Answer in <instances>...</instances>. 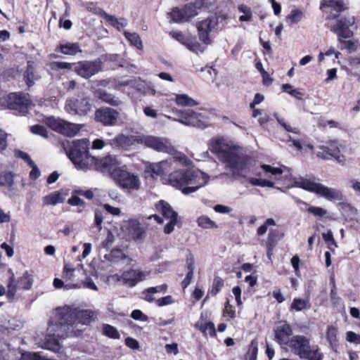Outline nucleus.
Segmentation results:
<instances>
[{"mask_svg": "<svg viewBox=\"0 0 360 360\" xmlns=\"http://www.w3.org/2000/svg\"><path fill=\"white\" fill-rule=\"evenodd\" d=\"M120 162L115 156L108 155L100 160L101 169L107 171L112 174V172L118 169Z\"/></svg>", "mask_w": 360, "mask_h": 360, "instance_id": "cd10ccee", "label": "nucleus"}, {"mask_svg": "<svg viewBox=\"0 0 360 360\" xmlns=\"http://www.w3.org/2000/svg\"><path fill=\"white\" fill-rule=\"evenodd\" d=\"M236 311L234 309V307L231 305L229 302H226L225 304V307L224 309L223 314L225 317H228L229 319H233L235 316Z\"/></svg>", "mask_w": 360, "mask_h": 360, "instance_id": "338daca9", "label": "nucleus"}, {"mask_svg": "<svg viewBox=\"0 0 360 360\" xmlns=\"http://www.w3.org/2000/svg\"><path fill=\"white\" fill-rule=\"evenodd\" d=\"M103 330L104 335H105L106 336H108L110 338H114V339L120 338V335L119 332L115 327H113L112 326H110L108 324L103 325Z\"/></svg>", "mask_w": 360, "mask_h": 360, "instance_id": "8fccbe9b", "label": "nucleus"}, {"mask_svg": "<svg viewBox=\"0 0 360 360\" xmlns=\"http://www.w3.org/2000/svg\"><path fill=\"white\" fill-rule=\"evenodd\" d=\"M338 328L335 326H329L328 327L326 338L334 351H336V348L338 346Z\"/></svg>", "mask_w": 360, "mask_h": 360, "instance_id": "2f4dec72", "label": "nucleus"}, {"mask_svg": "<svg viewBox=\"0 0 360 360\" xmlns=\"http://www.w3.org/2000/svg\"><path fill=\"white\" fill-rule=\"evenodd\" d=\"M175 102L178 105L193 107L198 103L193 98L187 94H177L176 96Z\"/></svg>", "mask_w": 360, "mask_h": 360, "instance_id": "c9c22d12", "label": "nucleus"}, {"mask_svg": "<svg viewBox=\"0 0 360 360\" xmlns=\"http://www.w3.org/2000/svg\"><path fill=\"white\" fill-rule=\"evenodd\" d=\"M118 116V112L110 108L98 109L95 113L96 120L106 126L114 125L117 122Z\"/></svg>", "mask_w": 360, "mask_h": 360, "instance_id": "412c9836", "label": "nucleus"}, {"mask_svg": "<svg viewBox=\"0 0 360 360\" xmlns=\"http://www.w3.org/2000/svg\"><path fill=\"white\" fill-rule=\"evenodd\" d=\"M60 51L65 55H75L81 52V49L78 43H67L60 46Z\"/></svg>", "mask_w": 360, "mask_h": 360, "instance_id": "58836bf2", "label": "nucleus"}, {"mask_svg": "<svg viewBox=\"0 0 360 360\" xmlns=\"http://www.w3.org/2000/svg\"><path fill=\"white\" fill-rule=\"evenodd\" d=\"M274 117L277 122L287 131L294 134H299V130L297 128L292 127L290 125L285 123L283 119L280 118L277 113L274 114Z\"/></svg>", "mask_w": 360, "mask_h": 360, "instance_id": "0e129e2a", "label": "nucleus"}, {"mask_svg": "<svg viewBox=\"0 0 360 360\" xmlns=\"http://www.w3.org/2000/svg\"><path fill=\"white\" fill-rule=\"evenodd\" d=\"M124 36L132 46H136L139 50L143 49V44L138 34L124 32Z\"/></svg>", "mask_w": 360, "mask_h": 360, "instance_id": "a19ab883", "label": "nucleus"}, {"mask_svg": "<svg viewBox=\"0 0 360 360\" xmlns=\"http://www.w3.org/2000/svg\"><path fill=\"white\" fill-rule=\"evenodd\" d=\"M68 203L70 205L78 207L77 212L79 213H81L85 207L84 200L76 195H72L68 199Z\"/></svg>", "mask_w": 360, "mask_h": 360, "instance_id": "3c124183", "label": "nucleus"}, {"mask_svg": "<svg viewBox=\"0 0 360 360\" xmlns=\"http://www.w3.org/2000/svg\"><path fill=\"white\" fill-rule=\"evenodd\" d=\"M303 16V13L298 9H293L290 13L286 17V21L288 22L290 26H292L295 23L300 22Z\"/></svg>", "mask_w": 360, "mask_h": 360, "instance_id": "37998d69", "label": "nucleus"}, {"mask_svg": "<svg viewBox=\"0 0 360 360\" xmlns=\"http://www.w3.org/2000/svg\"><path fill=\"white\" fill-rule=\"evenodd\" d=\"M96 96L102 101L113 106H117L121 103L120 100L103 90H98L96 92Z\"/></svg>", "mask_w": 360, "mask_h": 360, "instance_id": "c85d7f7f", "label": "nucleus"}, {"mask_svg": "<svg viewBox=\"0 0 360 360\" xmlns=\"http://www.w3.org/2000/svg\"><path fill=\"white\" fill-rule=\"evenodd\" d=\"M186 46L191 51L199 53H202L203 51V48L201 46V45L195 41H193L189 39L188 41L187 42Z\"/></svg>", "mask_w": 360, "mask_h": 360, "instance_id": "13d9d810", "label": "nucleus"}, {"mask_svg": "<svg viewBox=\"0 0 360 360\" xmlns=\"http://www.w3.org/2000/svg\"><path fill=\"white\" fill-rule=\"evenodd\" d=\"M112 178L117 185L124 189H139L140 181L138 176L122 169L112 172Z\"/></svg>", "mask_w": 360, "mask_h": 360, "instance_id": "9d476101", "label": "nucleus"}, {"mask_svg": "<svg viewBox=\"0 0 360 360\" xmlns=\"http://www.w3.org/2000/svg\"><path fill=\"white\" fill-rule=\"evenodd\" d=\"M355 23L354 16L348 15L339 20L333 26L332 31L340 38H350L353 36V32L350 30Z\"/></svg>", "mask_w": 360, "mask_h": 360, "instance_id": "dca6fc26", "label": "nucleus"}, {"mask_svg": "<svg viewBox=\"0 0 360 360\" xmlns=\"http://www.w3.org/2000/svg\"><path fill=\"white\" fill-rule=\"evenodd\" d=\"M13 183V175L11 172H3L0 174V186L11 188Z\"/></svg>", "mask_w": 360, "mask_h": 360, "instance_id": "c03bdc74", "label": "nucleus"}, {"mask_svg": "<svg viewBox=\"0 0 360 360\" xmlns=\"http://www.w3.org/2000/svg\"><path fill=\"white\" fill-rule=\"evenodd\" d=\"M129 231V235L134 240H141L145 236V231L140 223L135 219H131L126 222Z\"/></svg>", "mask_w": 360, "mask_h": 360, "instance_id": "393cba45", "label": "nucleus"}, {"mask_svg": "<svg viewBox=\"0 0 360 360\" xmlns=\"http://www.w3.org/2000/svg\"><path fill=\"white\" fill-rule=\"evenodd\" d=\"M346 339L349 342H354L357 345L360 344V335L352 331L347 333Z\"/></svg>", "mask_w": 360, "mask_h": 360, "instance_id": "774afa93", "label": "nucleus"}, {"mask_svg": "<svg viewBox=\"0 0 360 360\" xmlns=\"http://www.w3.org/2000/svg\"><path fill=\"white\" fill-rule=\"evenodd\" d=\"M18 283L23 290H30L33 283V272L27 271L19 278Z\"/></svg>", "mask_w": 360, "mask_h": 360, "instance_id": "f704fd0d", "label": "nucleus"}, {"mask_svg": "<svg viewBox=\"0 0 360 360\" xmlns=\"http://www.w3.org/2000/svg\"><path fill=\"white\" fill-rule=\"evenodd\" d=\"M293 186L314 193L328 200H340L342 199V194L339 190L328 188L321 184L303 177L295 179L294 180Z\"/></svg>", "mask_w": 360, "mask_h": 360, "instance_id": "423d86ee", "label": "nucleus"}, {"mask_svg": "<svg viewBox=\"0 0 360 360\" xmlns=\"http://www.w3.org/2000/svg\"><path fill=\"white\" fill-rule=\"evenodd\" d=\"M307 212L313 215L319 217H324L327 213V210L321 207L309 206L307 208Z\"/></svg>", "mask_w": 360, "mask_h": 360, "instance_id": "4d7b16f0", "label": "nucleus"}, {"mask_svg": "<svg viewBox=\"0 0 360 360\" xmlns=\"http://www.w3.org/2000/svg\"><path fill=\"white\" fill-rule=\"evenodd\" d=\"M304 355L300 358L306 360H322L323 354L320 352V348L316 345H311L310 340L308 342V348L305 349Z\"/></svg>", "mask_w": 360, "mask_h": 360, "instance_id": "bb28decb", "label": "nucleus"}, {"mask_svg": "<svg viewBox=\"0 0 360 360\" xmlns=\"http://www.w3.org/2000/svg\"><path fill=\"white\" fill-rule=\"evenodd\" d=\"M320 9L328 13L327 19L335 18L338 15L332 14V11L340 13L345 9L342 0H323L321 2Z\"/></svg>", "mask_w": 360, "mask_h": 360, "instance_id": "b1692460", "label": "nucleus"}, {"mask_svg": "<svg viewBox=\"0 0 360 360\" xmlns=\"http://www.w3.org/2000/svg\"><path fill=\"white\" fill-rule=\"evenodd\" d=\"M209 148L217 155L220 161L235 176H244L248 168L250 158L243 155L238 147L224 140L213 139L210 141Z\"/></svg>", "mask_w": 360, "mask_h": 360, "instance_id": "f03ea898", "label": "nucleus"}, {"mask_svg": "<svg viewBox=\"0 0 360 360\" xmlns=\"http://www.w3.org/2000/svg\"><path fill=\"white\" fill-rule=\"evenodd\" d=\"M194 264L195 260L193 255H189L186 259V265L188 273L186 274V278L181 282V286L183 288H186L191 283L193 277V271H194Z\"/></svg>", "mask_w": 360, "mask_h": 360, "instance_id": "c756f323", "label": "nucleus"}, {"mask_svg": "<svg viewBox=\"0 0 360 360\" xmlns=\"http://www.w3.org/2000/svg\"><path fill=\"white\" fill-rule=\"evenodd\" d=\"M149 274L150 271L129 269L122 274L120 280H122L129 286L133 287L138 283L144 281Z\"/></svg>", "mask_w": 360, "mask_h": 360, "instance_id": "6ab92c4d", "label": "nucleus"}, {"mask_svg": "<svg viewBox=\"0 0 360 360\" xmlns=\"http://www.w3.org/2000/svg\"><path fill=\"white\" fill-rule=\"evenodd\" d=\"M283 234L280 233L277 230H271L268 233L266 246L270 248H274L278 242L282 238Z\"/></svg>", "mask_w": 360, "mask_h": 360, "instance_id": "4c0bfd02", "label": "nucleus"}, {"mask_svg": "<svg viewBox=\"0 0 360 360\" xmlns=\"http://www.w3.org/2000/svg\"><path fill=\"white\" fill-rule=\"evenodd\" d=\"M46 122L53 130L70 137L76 136L84 126L53 117H48Z\"/></svg>", "mask_w": 360, "mask_h": 360, "instance_id": "1a4fd4ad", "label": "nucleus"}, {"mask_svg": "<svg viewBox=\"0 0 360 360\" xmlns=\"http://www.w3.org/2000/svg\"><path fill=\"white\" fill-rule=\"evenodd\" d=\"M276 222L272 218H269L266 220L264 224L261 225L257 231L258 236H263L269 226H275Z\"/></svg>", "mask_w": 360, "mask_h": 360, "instance_id": "6e6d98bb", "label": "nucleus"}, {"mask_svg": "<svg viewBox=\"0 0 360 360\" xmlns=\"http://www.w3.org/2000/svg\"><path fill=\"white\" fill-rule=\"evenodd\" d=\"M224 285V280L220 277H215L213 281L212 293L217 295Z\"/></svg>", "mask_w": 360, "mask_h": 360, "instance_id": "bf43d9fd", "label": "nucleus"}, {"mask_svg": "<svg viewBox=\"0 0 360 360\" xmlns=\"http://www.w3.org/2000/svg\"><path fill=\"white\" fill-rule=\"evenodd\" d=\"M102 69L100 60L82 61L75 66V72L84 78H89Z\"/></svg>", "mask_w": 360, "mask_h": 360, "instance_id": "2eb2a0df", "label": "nucleus"}, {"mask_svg": "<svg viewBox=\"0 0 360 360\" xmlns=\"http://www.w3.org/2000/svg\"><path fill=\"white\" fill-rule=\"evenodd\" d=\"M65 110L70 115L84 116L91 110V104L88 98H70L65 102Z\"/></svg>", "mask_w": 360, "mask_h": 360, "instance_id": "9b49d317", "label": "nucleus"}, {"mask_svg": "<svg viewBox=\"0 0 360 360\" xmlns=\"http://www.w3.org/2000/svg\"><path fill=\"white\" fill-rule=\"evenodd\" d=\"M281 89L283 91L288 93L289 94L295 97L296 98L301 99L302 97L303 96L302 93L293 89L292 86L289 84H283Z\"/></svg>", "mask_w": 360, "mask_h": 360, "instance_id": "864d4df0", "label": "nucleus"}, {"mask_svg": "<svg viewBox=\"0 0 360 360\" xmlns=\"http://www.w3.org/2000/svg\"><path fill=\"white\" fill-rule=\"evenodd\" d=\"M155 208L162 214L165 219L169 220V221L165 226L164 232L166 234L171 233L174 231V226L177 224V212H176L172 209L168 202L162 200L158 201L155 204Z\"/></svg>", "mask_w": 360, "mask_h": 360, "instance_id": "f8f14e48", "label": "nucleus"}, {"mask_svg": "<svg viewBox=\"0 0 360 360\" xmlns=\"http://www.w3.org/2000/svg\"><path fill=\"white\" fill-rule=\"evenodd\" d=\"M8 288V292H7V297L9 300H13L15 297L17 286L15 283V278L14 276H11L10 278L9 283L7 285Z\"/></svg>", "mask_w": 360, "mask_h": 360, "instance_id": "5fc2aeb1", "label": "nucleus"}, {"mask_svg": "<svg viewBox=\"0 0 360 360\" xmlns=\"http://www.w3.org/2000/svg\"><path fill=\"white\" fill-rule=\"evenodd\" d=\"M292 335V329L290 326L286 323H281L277 326L275 330V337L276 341L281 346V348L285 351H288V347L291 341Z\"/></svg>", "mask_w": 360, "mask_h": 360, "instance_id": "f3484780", "label": "nucleus"}, {"mask_svg": "<svg viewBox=\"0 0 360 360\" xmlns=\"http://www.w3.org/2000/svg\"><path fill=\"white\" fill-rule=\"evenodd\" d=\"M179 162V160L174 159L166 160L157 163H151L146 167V173H150L153 178L162 175L168 172L172 167L173 163Z\"/></svg>", "mask_w": 360, "mask_h": 360, "instance_id": "4be33fe9", "label": "nucleus"}, {"mask_svg": "<svg viewBox=\"0 0 360 360\" xmlns=\"http://www.w3.org/2000/svg\"><path fill=\"white\" fill-rule=\"evenodd\" d=\"M238 11L242 13L239 17V20L241 22H248L252 19L251 9L245 5L241 4L238 6Z\"/></svg>", "mask_w": 360, "mask_h": 360, "instance_id": "49530a36", "label": "nucleus"}, {"mask_svg": "<svg viewBox=\"0 0 360 360\" xmlns=\"http://www.w3.org/2000/svg\"><path fill=\"white\" fill-rule=\"evenodd\" d=\"M310 307L311 304L308 300L300 298H295L290 304V310H294L296 311L309 309Z\"/></svg>", "mask_w": 360, "mask_h": 360, "instance_id": "e433bc0d", "label": "nucleus"}, {"mask_svg": "<svg viewBox=\"0 0 360 360\" xmlns=\"http://www.w3.org/2000/svg\"><path fill=\"white\" fill-rule=\"evenodd\" d=\"M89 141L86 139L75 140L67 153L71 161L82 169H89L96 166L97 159L89 154Z\"/></svg>", "mask_w": 360, "mask_h": 360, "instance_id": "20e7f679", "label": "nucleus"}, {"mask_svg": "<svg viewBox=\"0 0 360 360\" xmlns=\"http://www.w3.org/2000/svg\"><path fill=\"white\" fill-rule=\"evenodd\" d=\"M261 168L264 172V176L271 179H278V176L283 174V170L278 167H274L269 165L263 164Z\"/></svg>", "mask_w": 360, "mask_h": 360, "instance_id": "7c9ffc66", "label": "nucleus"}, {"mask_svg": "<svg viewBox=\"0 0 360 360\" xmlns=\"http://www.w3.org/2000/svg\"><path fill=\"white\" fill-rule=\"evenodd\" d=\"M43 200L44 205H55L58 203L63 202L65 197L63 193L56 191L44 197Z\"/></svg>", "mask_w": 360, "mask_h": 360, "instance_id": "473e14b6", "label": "nucleus"}, {"mask_svg": "<svg viewBox=\"0 0 360 360\" xmlns=\"http://www.w3.org/2000/svg\"><path fill=\"white\" fill-rule=\"evenodd\" d=\"M24 79L26 84L30 86L34 84V82L38 79L37 75H35L34 68L33 66V63L28 62L27 70L24 72Z\"/></svg>", "mask_w": 360, "mask_h": 360, "instance_id": "72a5a7b5", "label": "nucleus"}, {"mask_svg": "<svg viewBox=\"0 0 360 360\" xmlns=\"http://www.w3.org/2000/svg\"><path fill=\"white\" fill-rule=\"evenodd\" d=\"M218 23V19L215 16L207 18L198 24L200 39L205 44L210 43L209 32L212 31Z\"/></svg>", "mask_w": 360, "mask_h": 360, "instance_id": "aec40b11", "label": "nucleus"}, {"mask_svg": "<svg viewBox=\"0 0 360 360\" xmlns=\"http://www.w3.org/2000/svg\"><path fill=\"white\" fill-rule=\"evenodd\" d=\"M141 135H130L126 136L124 134H119L114 139L107 140L106 143L110 145L113 148H127L136 143H140Z\"/></svg>", "mask_w": 360, "mask_h": 360, "instance_id": "a211bd4d", "label": "nucleus"}, {"mask_svg": "<svg viewBox=\"0 0 360 360\" xmlns=\"http://www.w3.org/2000/svg\"><path fill=\"white\" fill-rule=\"evenodd\" d=\"M32 133L39 135L44 138L48 137V132L45 127L41 125H34L31 127Z\"/></svg>", "mask_w": 360, "mask_h": 360, "instance_id": "052dcab7", "label": "nucleus"}, {"mask_svg": "<svg viewBox=\"0 0 360 360\" xmlns=\"http://www.w3.org/2000/svg\"><path fill=\"white\" fill-rule=\"evenodd\" d=\"M8 105L11 109L25 114L28 112L32 102L29 94L12 93L8 96Z\"/></svg>", "mask_w": 360, "mask_h": 360, "instance_id": "ddd939ff", "label": "nucleus"}, {"mask_svg": "<svg viewBox=\"0 0 360 360\" xmlns=\"http://www.w3.org/2000/svg\"><path fill=\"white\" fill-rule=\"evenodd\" d=\"M140 143L160 153H165L174 156V160H179L183 165L188 166L191 161L184 154L176 152L170 141L164 137L141 135Z\"/></svg>", "mask_w": 360, "mask_h": 360, "instance_id": "39448f33", "label": "nucleus"}, {"mask_svg": "<svg viewBox=\"0 0 360 360\" xmlns=\"http://www.w3.org/2000/svg\"><path fill=\"white\" fill-rule=\"evenodd\" d=\"M94 13L98 15H101L103 18H104L109 23H110L112 26L115 27L117 26V24H118V19L116 18L113 15H108L105 11H104L103 9L100 8H94Z\"/></svg>", "mask_w": 360, "mask_h": 360, "instance_id": "de8ad7c7", "label": "nucleus"}, {"mask_svg": "<svg viewBox=\"0 0 360 360\" xmlns=\"http://www.w3.org/2000/svg\"><path fill=\"white\" fill-rule=\"evenodd\" d=\"M309 339L304 335H295L291 338L288 347V351L297 355L300 358L305 353V349L308 348Z\"/></svg>", "mask_w": 360, "mask_h": 360, "instance_id": "5701e85b", "label": "nucleus"}, {"mask_svg": "<svg viewBox=\"0 0 360 360\" xmlns=\"http://www.w3.org/2000/svg\"><path fill=\"white\" fill-rule=\"evenodd\" d=\"M96 316L91 310H79L70 307L58 308L55 317L47 328L48 334L41 347L58 352L60 348L59 339L68 335L70 327L79 323L89 324Z\"/></svg>", "mask_w": 360, "mask_h": 360, "instance_id": "f257e3e1", "label": "nucleus"}, {"mask_svg": "<svg viewBox=\"0 0 360 360\" xmlns=\"http://www.w3.org/2000/svg\"><path fill=\"white\" fill-rule=\"evenodd\" d=\"M72 64L66 62L56 61L50 64V67L53 70H58L60 69H71Z\"/></svg>", "mask_w": 360, "mask_h": 360, "instance_id": "69168bd1", "label": "nucleus"}, {"mask_svg": "<svg viewBox=\"0 0 360 360\" xmlns=\"http://www.w3.org/2000/svg\"><path fill=\"white\" fill-rule=\"evenodd\" d=\"M249 183L255 186H260V187H274V183L269 179H264L261 178H254L251 177L248 180Z\"/></svg>", "mask_w": 360, "mask_h": 360, "instance_id": "a18cd8bd", "label": "nucleus"}, {"mask_svg": "<svg viewBox=\"0 0 360 360\" xmlns=\"http://www.w3.org/2000/svg\"><path fill=\"white\" fill-rule=\"evenodd\" d=\"M75 269L70 264H65L63 271V278L68 281L73 277Z\"/></svg>", "mask_w": 360, "mask_h": 360, "instance_id": "e2e57ef3", "label": "nucleus"}, {"mask_svg": "<svg viewBox=\"0 0 360 360\" xmlns=\"http://www.w3.org/2000/svg\"><path fill=\"white\" fill-rule=\"evenodd\" d=\"M324 241L328 245V247L331 250H333L338 247L336 242L334 240L333 235L331 231H328L327 233H322Z\"/></svg>", "mask_w": 360, "mask_h": 360, "instance_id": "603ef678", "label": "nucleus"}, {"mask_svg": "<svg viewBox=\"0 0 360 360\" xmlns=\"http://www.w3.org/2000/svg\"><path fill=\"white\" fill-rule=\"evenodd\" d=\"M104 258L112 264H117L122 261H125L126 265H129L132 261L121 250L115 249L104 256Z\"/></svg>", "mask_w": 360, "mask_h": 360, "instance_id": "a878e982", "label": "nucleus"}, {"mask_svg": "<svg viewBox=\"0 0 360 360\" xmlns=\"http://www.w3.org/2000/svg\"><path fill=\"white\" fill-rule=\"evenodd\" d=\"M345 150V147L338 142L333 141L321 145L314 148V153L316 155L323 160H328L334 158L338 162L344 163L345 158L340 154Z\"/></svg>", "mask_w": 360, "mask_h": 360, "instance_id": "0eeeda50", "label": "nucleus"}, {"mask_svg": "<svg viewBox=\"0 0 360 360\" xmlns=\"http://www.w3.org/2000/svg\"><path fill=\"white\" fill-rule=\"evenodd\" d=\"M195 327L205 335L209 334L211 337L216 335L215 326L212 322H208L207 323H197Z\"/></svg>", "mask_w": 360, "mask_h": 360, "instance_id": "ea45409f", "label": "nucleus"}, {"mask_svg": "<svg viewBox=\"0 0 360 360\" xmlns=\"http://www.w3.org/2000/svg\"><path fill=\"white\" fill-rule=\"evenodd\" d=\"M347 186L356 195H360V181L354 178L349 179L347 181Z\"/></svg>", "mask_w": 360, "mask_h": 360, "instance_id": "680f3d73", "label": "nucleus"}, {"mask_svg": "<svg viewBox=\"0 0 360 360\" xmlns=\"http://www.w3.org/2000/svg\"><path fill=\"white\" fill-rule=\"evenodd\" d=\"M94 13L98 15H101L103 18H104L109 23H110L112 26L115 27L117 26V24H118V19L116 18L113 15H108L105 11H104L103 9L100 8H94Z\"/></svg>", "mask_w": 360, "mask_h": 360, "instance_id": "09e8293b", "label": "nucleus"}, {"mask_svg": "<svg viewBox=\"0 0 360 360\" xmlns=\"http://www.w3.org/2000/svg\"><path fill=\"white\" fill-rule=\"evenodd\" d=\"M203 6H206L204 0H196L194 3L185 5L181 9L179 8H173L169 13V15L174 22H188L198 15L196 10Z\"/></svg>", "mask_w": 360, "mask_h": 360, "instance_id": "6e6552de", "label": "nucleus"}, {"mask_svg": "<svg viewBox=\"0 0 360 360\" xmlns=\"http://www.w3.org/2000/svg\"><path fill=\"white\" fill-rule=\"evenodd\" d=\"M198 225L202 229H217L218 225L207 216H200L197 220Z\"/></svg>", "mask_w": 360, "mask_h": 360, "instance_id": "79ce46f5", "label": "nucleus"}, {"mask_svg": "<svg viewBox=\"0 0 360 360\" xmlns=\"http://www.w3.org/2000/svg\"><path fill=\"white\" fill-rule=\"evenodd\" d=\"M168 182L172 186L189 194L207 184L209 176L199 170H176L169 175Z\"/></svg>", "mask_w": 360, "mask_h": 360, "instance_id": "7ed1b4c3", "label": "nucleus"}, {"mask_svg": "<svg viewBox=\"0 0 360 360\" xmlns=\"http://www.w3.org/2000/svg\"><path fill=\"white\" fill-rule=\"evenodd\" d=\"M180 113L181 119L177 121L184 125L197 127L206 125L207 117L202 113L194 112L192 110H182Z\"/></svg>", "mask_w": 360, "mask_h": 360, "instance_id": "4468645a", "label": "nucleus"}]
</instances>
